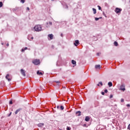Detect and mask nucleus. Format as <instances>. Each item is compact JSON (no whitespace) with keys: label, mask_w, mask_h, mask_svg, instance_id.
Here are the masks:
<instances>
[{"label":"nucleus","mask_w":130,"mask_h":130,"mask_svg":"<svg viewBox=\"0 0 130 130\" xmlns=\"http://www.w3.org/2000/svg\"><path fill=\"white\" fill-rule=\"evenodd\" d=\"M31 39L33 40V39H34V38L33 37H32L31 38Z\"/></svg>","instance_id":"46"},{"label":"nucleus","mask_w":130,"mask_h":130,"mask_svg":"<svg viewBox=\"0 0 130 130\" xmlns=\"http://www.w3.org/2000/svg\"><path fill=\"white\" fill-rule=\"evenodd\" d=\"M95 69H98L99 70H100V69H101V66L100 64L95 65Z\"/></svg>","instance_id":"11"},{"label":"nucleus","mask_w":130,"mask_h":130,"mask_svg":"<svg viewBox=\"0 0 130 130\" xmlns=\"http://www.w3.org/2000/svg\"><path fill=\"white\" fill-rule=\"evenodd\" d=\"M120 90H121V91H123V92H124V91H125V85H124V84H122L120 85Z\"/></svg>","instance_id":"3"},{"label":"nucleus","mask_w":130,"mask_h":130,"mask_svg":"<svg viewBox=\"0 0 130 130\" xmlns=\"http://www.w3.org/2000/svg\"><path fill=\"white\" fill-rule=\"evenodd\" d=\"M60 36H61V37H63V36L62 34H60Z\"/></svg>","instance_id":"43"},{"label":"nucleus","mask_w":130,"mask_h":130,"mask_svg":"<svg viewBox=\"0 0 130 130\" xmlns=\"http://www.w3.org/2000/svg\"><path fill=\"white\" fill-rule=\"evenodd\" d=\"M114 45H115V46H118V43H117V42H114Z\"/></svg>","instance_id":"19"},{"label":"nucleus","mask_w":130,"mask_h":130,"mask_svg":"<svg viewBox=\"0 0 130 130\" xmlns=\"http://www.w3.org/2000/svg\"><path fill=\"white\" fill-rule=\"evenodd\" d=\"M71 127L68 126V127H67V130H71Z\"/></svg>","instance_id":"24"},{"label":"nucleus","mask_w":130,"mask_h":130,"mask_svg":"<svg viewBox=\"0 0 130 130\" xmlns=\"http://www.w3.org/2000/svg\"><path fill=\"white\" fill-rule=\"evenodd\" d=\"M24 50H27V49H28L27 47H25V48H24Z\"/></svg>","instance_id":"39"},{"label":"nucleus","mask_w":130,"mask_h":130,"mask_svg":"<svg viewBox=\"0 0 130 130\" xmlns=\"http://www.w3.org/2000/svg\"><path fill=\"white\" fill-rule=\"evenodd\" d=\"M99 19H102V17H99Z\"/></svg>","instance_id":"49"},{"label":"nucleus","mask_w":130,"mask_h":130,"mask_svg":"<svg viewBox=\"0 0 130 130\" xmlns=\"http://www.w3.org/2000/svg\"><path fill=\"white\" fill-rule=\"evenodd\" d=\"M52 47L53 48L54 46H52Z\"/></svg>","instance_id":"52"},{"label":"nucleus","mask_w":130,"mask_h":130,"mask_svg":"<svg viewBox=\"0 0 130 130\" xmlns=\"http://www.w3.org/2000/svg\"><path fill=\"white\" fill-rule=\"evenodd\" d=\"M98 8H99V10H100V11H101V10H102V8L100 7V6H98Z\"/></svg>","instance_id":"21"},{"label":"nucleus","mask_w":130,"mask_h":130,"mask_svg":"<svg viewBox=\"0 0 130 130\" xmlns=\"http://www.w3.org/2000/svg\"><path fill=\"white\" fill-rule=\"evenodd\" d=\"M20 73L23 77H26V72L24 69H21Z\"/></svg>","instance_id":"5"},{"label":"nucleus","mask_w":130,"mask_h":130,"mask_svg":"<svg viewBox=\"0 0 130 130\" xmlns=\"http://www.w3.org/2000/svg\"><path fill=\"white\" fill-rule=\"evenodd\" d=\"M122 11V9L118 8H116L115 9V12L116 14H120Z\"/></svg>","instance_id":"4"},{"label":"nucleus","mask_w":130,"mask_h":130,"mask_svg":"<svg viewBox=\"0 0 130 130\" xmlns=\"http://www.w3.org/2000/svg\"><path fill=\"white\" fill-rule=\"evenodd\" d=\"M121 102H124V100L123 99H121Z\"/></svg>","instance_id":"31"},{"label":"nucleus","mask_w":130,"mask_h":130,"mask_svg":"<svg viewBox=\"0 0 130 130\" xmlns=\"http://www.w3.org/2000/svg\"><path fill=\"white\" fill-rule=\"evenodd\" d=\"M20 2L22 3V4H24V3H25V0H21Z\"/></svg>","instance_id":"25"},{"label":"nucleus","mask_w":130,"mask_h":130,"mask_svg":"<svg viewBox=\"0 0 130 130\" xmlns=\"http://www.w3.org/2000/svg\"><path fill=\"white\" fill-rule=\"evenodd\" d=\"M129 3H130V0H129Z\"/></svg>","instance_id":"56"},{"label":"nucleus","mask_w":130,"mask_h":130,"mask_svg":"<svg viewBox=\"0 0 130 130\" xmlns=\"http://www.w3.org/2000/svg\"><path fill=\"white\" fill-rule=\"evenodd\" d=\"M127 129H129L130 130V123L128 125Z\"/></svg>","instance_id":"29"},{"label":"nucleus","mask_w":130,"mask_h":130,"mask_svg":"<svg viewBox=\"0 0 130 130\" xmlns=\"http://www.w3.org/2000/svg\"><path fill=\"white\" fill-rule=\"evenodd\" d=\"M46 24H47V25H48V22H47Z\"/></svg>","instance_id":"50"},{"label":"nucleus","mask_w":130,"mask_h":130,"mask_svg":"<svg viewBox=\"0 0 130 130\" xmlns=\"http://www.w3.org/2000/svg\"><path fill=\"white\" fill-rule=\"evenodd\" d=\"M84 126H86V124H84Z\"/></svg>","instance_id":"53"},{"label":"nucleus","mask_w":130,"mask_h":130,"mask_svg":"<svg viewBox=\"0 0 130 130\" xmlns=\"http://www.w3.org/2000/svg\"><path fill=\"white\" fill-rule=\"evenodd\" d=\"M79 44H80V42H79V40H77L75 41V42L74 43V45H75V46H78V45H79Z\"/></svg>","instance_id":"7"},{"label":"nucleus","mask_w":130,"mask_h":130,"mask_svg":"<svg viewBox=\"0 0 130 130\" xmlns=\"http://www.w3.org/2000/svg\"><path fill=\"white\" fill-rule=\"evenodd\" d=\"M126 106H127V107H130V105L129 104H127Z\"/></svg>","instance_id":"37"},{"label":"nucleus","mask_w":130,"mask_h":130,"mask_svg":"<svg viewBox=\"0 0 130 130\" xmlns=\"http://www.w3.org/2000/svg\"><path fill=\"white\" fill-rule=\"evenodd\" d=\"M104 16H105V17H106V18L107 17L106 16V15H105V13L104 12L103 13Z\"/></svg>","instance_id":"35"},{"label":"nucleus","mask_w":130,"mask_h":130,"mask_svg":"<svg viewBox=\"0 0 130 130\" xmlns=\"http://www.w3.org/2000/svg\"><path fill=\"white\" fill-rule=\"evenodd\" d=\"M92 11L93 12V14H96V13H97L96 9H95V8H92Z\"/></svg>","instance_id":"17"},{"label":"nucleus","mask_w":130,"mask_h":130,"mask_svg":"<svg viewBox=\"0 0 130 130\" xmlns=\"http://www.w3.org/2000/svg\"><path fill=\"white\" fill-rule=\"evenodd\" d=\"M112 97H113V95H112V94H111L110 96V98H112Z\"/></svg>","instance_id":"38"},{"label":"nucleus","mask_w":130,"mask_h":130,"mask_svg":"<svg viewBox=\"0 0 130 130\" xmlns=\"http://www.w3.org/2000/svg\"><path fill=\"white\" fill-rule=\"evenodd\" d=\"M59 130H62L61 129H59Z\"/></svg>","instance_id":"54"},{"label":"nucleus","mask_w":130,"mask_h":130,"mask_svg":"<svg viewBox=\"0 0 130 130\" xmlns=\"http://www.w3.org/2000/svg\"><path fill=\"white\" fill-rule=\"evenodd\" d=\"M104 92H105V93H108V90L107 89H105V90H104Z\"/></svg>","instance_id":"27"},{"label":"nucleus","mask_w":130,"mask_h":130,"mask_svg":"<svg viewBox=\"0 0 130 130\" xmlns=\"http://www.w3.org/2000/svg\"><path fill=\"white\" fill-rule=\"evenodd\" d=\"M99 54H100L99 53H96V55H97L98 56H99Z\"/></svg>","instance_id":"44"},{"label":"nucleus","mask_w":130,"mask_h":130,"mask_svg":"<svg viewBox=\"0 0 130 130\" xmlns=\"http://www.w3.org/2000/svg\"><path fill=\"white\" fill-rule=\"evenodd\" d=\"M3 2H0V8H2V7H3Z\"/></svg>","instance_id":"22"},{"label":"nucleus","mask_w":130,"mask_h":130,"mask_svg":"<svg viewBox=\"0 0 130 130\" xmlns=\"http://www.w3.org/2000/svg\"><path fill=\"white\" fill-rule=\"evenodd\" d=\"M2 45H4V43H2Z\"/></svg>","instance_id":"51"},{"label":"nucleus","mask_w":130,"mask_h":130,"mask_svg":"<svg viewBox=\"0 0 130 130\" xmlns=\"http://www.w3.org/2000/svg\"><path fill=\"white\" fill-rule=\"evenodd\" d=\"M7 46H9V43H7L6 45Z\"/></svg>","instance_id":"48"},{"label":"nucleus","mask_w":130,"mask_h":130,"mask_svg":"<svg viewBox=\"0 0 130 130\" xmlns=\"http://www.w3.org/2000/svg\"><path fill=\"white\" fill-rule=\"evenodd\" d=\"M9 104H11V105L13 104V101H10L9 102Z\"/></svg>","instance_id":"28"},{"label":"nucleus","mask_w":130,"mask_h":130,"mask_svg":"<svg viewBox=\"0 0 130 130\" xmlns=\"http://www.w3.org/2000/svg\"><path fill=\"white\" fill-rule=\"evenodd\" d=\"M95 20L96 21H98V20H99V18L95 17Z\"/></svg>","instance_id":"30"},{"label":"nucleus","mask_w":130,"mask_h":130,"mask_svg":"<svg viewBox=\"0 0 130 130\" xmlns=\"http://www.w3.org/2000/svg\"><path fill=\"white\" fill-rule=\"evenodd\" d=\"M66 9H69V7L67 5H66Z\"/></svg>","instance_id":"36"},{"label":"nucleus","mask_w":130,"mask_h":130,"mask_svg":"<svg viewBox=\"0 0 130 130\" xmlns=\"http://www.w3.org/2000/svg\"><path fill=\"white\" fill-rule=\"evenodd\" d=\"M21 51L22 52L25 51V49H22Z\"/></svg>","instance_id":"40"},{"label":"nucleus","mask_w":130,"mask_h":130,"mask_svg":"<svg viewBox=\"0 0 130 130\" xmlns=\"http://www.w3.org/2000/svg\"><path fill=\"white\" fill-rule=\"evenodd\" d=\"M6 79L8 80V82H11L12 81V79L9 78H10V74H8L5 77Z\"/></svg>","instance_id":"6"},{"label":"nucleus","mask_w":130,"mask_h":130,"mask_svg":"<svg viewBox=\"0 0 130 130\" xmlns=\"http://www.w3.org/2000/svg\"><path fill=\"white\" fill-rule=\"evenodd\" d=\"M56 82V83H60V82H59V81H55Z\"/></svg>","instance_id":"45"},{"label":"nucleus","mask_w":130,"mask_h":130,"mask_svg":"<svg viewBox=\"0 0 130 130\" xmlns=\"http://www.w3.org/2000/svg\"><path fill=\"white\" fill-rule=\"evenodd\" d=\"M82 112H81L80 111H78L76 112V114H78V116H81Z\"/></svg>","instance_id":"10"},{"label":"nucleus","mask_w":130,"mask_h":130,"mask_svg":"<svg viewBox=\"0 0 130 130\" xmlns=\"http://www.w3.org/2000/svg\"><path fill=\"white\" fill-rule=\"evenodd\" d=\"M37 75H38L39 76H43V73H42V72L39 71H38L37 72Z\"/></svg>","instance_id":"12"},{"label":"nucleus","mask_w":130,"mask_h":130,"mask_svg":"<svg viewBox=\"0 0 130 130\" xmlns=\"http://www.w3.org/2000/svg\"><path fill=\"white\" fill-rule=\"evenodd\" d=\"M51 1H54V0H51Z\"/></svg>","instance_id":"55"},{"label":"nucleus","mask_w":130,"mask_h":130,"mask_svg":"<svg viewBox=\"0 0 130 130\" xmlns=\"http://www.w3.org/2000/svg\"><path fill=\"white\" fill-rule=\"evenodd\" d=\"M19 8L16 7L14 9H13V12H16V11H17V10H18Z\"/></svg>","instance_id":"18"},{"label":"nucleus","mask_w":130,"mask_h":130,"mask_svg":"<svg viewBox=\"0 0 130 130\" xmlns=\"http://www.w3.org/2000/svg\"><path fill=\"white\" fill-rule=\"evenodd\" d=\"M59 107H60L59 106H57V109H59Z\"/></svg>","instance_id":"41"},{"label":"nucleus","mask_w":130,"mask_h":130,"mask_svg":"<svg viewBox=\"0 0 130 130\" xmlns=\"http://www.w3.org/2000/svg\"><path fill=\"white\" fill-rule=\"evenodd\" d=\"M48 37H49L50 39L52 40L53 39V35L52 34L49 35Z\"/></svg>","instance_id":"14"},{"label":"nucleus","mask_w":130,"mask_h":130,"mask_svg":"<svg viewBox=\"0 0 130 130\" xmlns=\"http://www.w3.org/2000/svg\"><path fill=\"white\" fill-rule=\"evenodd\" d=\"M34 29L37 32H39L42 30V27H41V25H37L34 27Z\"/></svg>","instance_id":"1"},{"label":"nucleus","mask_w":130,"mask_h":130,"mask_svg":"<svg viewBox=\"0 0 130 130\" xmlns=\"http://www.w3.org/2000/svg\"><path fill=\"white\" fill-rule=\"evenodd\" d=\"M32 63H34V64H35V66H38V64L40 63V60L38 59H35L32 60Z\"/></svg>","instance_id":"2"},{"label":"nucleus","mask_w":130,"mask_h":130,"mask_svg":"<svg viewBox=\"0 0 130 130\" xmlns=\"http://www.w3.org/2000/svg\"><path fill=\"white\" fill-rule=\"evenodd\" d=\"M99 83V84L101 85V86H103V83H102V82L101 81Z\"/></svg>","instance_id":"23"},{"label":"nucleus","mask_w":130,"mask_h":130,"mask_svg":"<svg viewBox=\"0 0 130 130\" xmlns=\"http://www.w3.org/2000/svg\"><path fill=\"white\" fill-rule=\"evenodd\" d=\"M97 86H100V84H99H99H97Z\"/></svg>","instance_id":"47"},{"label":"nucleus","mask_w":130,"mask_h":130,"mask_svg":"<svg viewBox=\"0 0 130 130\" xmlns=\"http://www.w3.org/2000/svg\"><path fill=\"white\" fill-rule=\"evenodd\" d=\"M38 127H42V126H44V124L43 123H39L38 124Z\"/></svg>","instance_id":"8"},{"label":"nucleus","mask_w":130,"mask_h":130,"mask_svg":"<svg viewBox=\"0 0 130 130\" xmlns=\"http://www.w3.org/2000/svg\"><path fill=\"white\" fill-rule=\"evenodd\" d=\"M26 10H27V11H30V8H29V7H27V8H26Z\"/></svg>","instance_id":"33"},{"label":"nucleus","mask_w":130,"mask_h":130,"mask_svg":"<svg viewBox=\"0 0 130 130\" xmlns=\"http://www.w3.org/2000/svg\"><path fill=\"white\" fill-rule=\"evenodd\" d=\"M85 121H89L90 120V117L89 116H86L85 119Z\"/></svg>","instance_id":"15"},{"label":"nucleus","mask_w":130,"mask_h":130,"mask_svg":"<svg viewBox=\"0 0 130 130\" xmlns=\"http://www.w3.org/2000/svg\"><path fill=\"white\" fill-rule=\"evenodd\" d=\"M101 94L102 95H105V92L104 91H102Z\"/></svg>","instance_id":"26"},{"label":"nucleus","mask_w":130,"mask_h":130,"mask_svg":"<svg viewBox=\"0 0 130 130\" xmlns=\"http://www.w3.org/2000/svg\"><path fill=\"white\" fill-rule=\"evenodd\" d=\"M60 108L61 110H63V109H64V107L63 106H61L60 107Z\"/></svg>","instance_id":"20"},{"label":"nucleus","mask_w":130,"mask_h":130,"mask_svg":"<svg viewBox=\"0 0 130 130\" xmlns=\"http://www.w3.org/2000/svg\"><path fill=\"white\" fill-rule=\"evenodd\" d=\"M108 85L109 87H112V82H109L108 83Z\"/></svg>","instance_id":"16"},{"label":"nucleus","mask_w":130,"mask_h":130,"mask_svg":"<svg viewBox=\"0 0 130 130\" xmlns=\"http://www.w3.org/2000/svg\"><path fill=\"white\" fill-rule=\"evenodd\" d=\"M71 62H72V64L77 66V62L75 60H72Z\"/></svg>","instance_id":"13"},{"label":"nucleus","mask_w":130,"mask_h":130,"mask_svg":"<svg viewBox=\"0 0 130 130\" xmlns=\"http://www.w3.org/2000/svg\"><path fill=\"white\" fill-rule=\"evenodd\" d=\"M105 6L106 7L107 6V3H105Z\"/></svg>","instance_id":"42"},{"label":"nucleus","mask_w":130,"mask_h":130,"mask_svg":"<svg viewBox=\"0 0 130 130\" xmlns=\"http://www.w3.org/2000/svg\"><path fill=\"white\" fill-rule=\"evenodd\" d=\"M49 25H50L51 26L52 25V22H49Z\"/></svg>","instance_id":"32"},{"label":"nucleus","mask_w":130,"mask_h":130,"mask_svg":"<svg viewBox=\"0 0 130 130\" xmlns=\"http://www.w3.org/2000/svg\"><path fill=\"white\" fill-rule=\"evenodd\" d=\"M10 115H12V112H10V114L8 115V116L10 117Z\"/></svg>","instance_id":"34"},{"label":"nucleus","mask_w":130,"mask_h":130,"mask_svg":"<svg viewBox=\"0 0 130 130\" xmlns=\"http://www.w3.org/2000/svg\"><path fill=\"white\" fill-rule=\"evenodd\" d=\"M22 110V108H19L17 110H16L15 112V114H18V112H20Z\"/></svg>","instance_id":"9"}]
</instances>
